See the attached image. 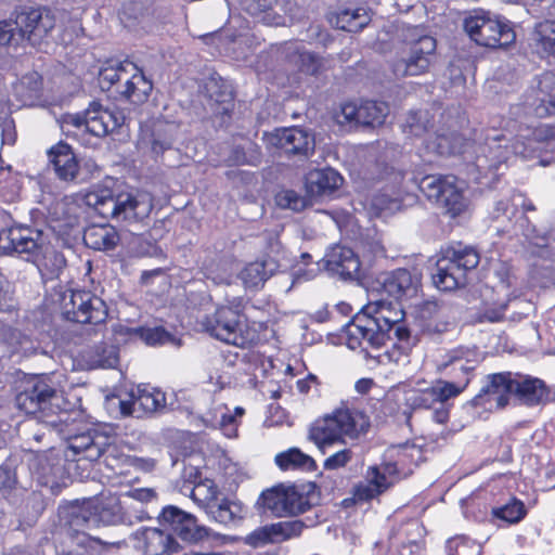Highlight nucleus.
I'll return each mask as SVG.
<instances>
[{
	"mask_svg": "<svg viewBox=\"0 0 555 555\" xmlns=\"http://www.w3.org/2000/svg\"><path fill=\"white\" fill-rule=\"evenodd\" d=\"M118 350L115 346L103 344L89 352L91 367L111 369L118 363Z\"/></svg>",
	"mask_w": 555,
	"mask_h": 555,
	"instance_id": "obj_43",
	"label": "nucleus"
},
{
	"mask_svg": "<svg viewBox=\"0 0 555 555\" xmlns=\"http://www.w3.org/2000/svg\"><path fill=\"white\" fill-rule=\"evenodd\" d=\"M127 333L131 337L139 338L143 340L145 344L154 346V345H164L168 343H173L175 338L170 333L165 331L163 327H137V328H127Z\"/></svg>",
	"mask_w": 555,
	"mask_h": 555,
	"instance_id": "obj_42",
	"label": "nucleus"
},
{
	"mask_svg": "<svg viewBox=\"0 0 555 555\" xmlns=\"http://www.w3.org/2000/svg\"><path fill=\"white\" fill-rule=\"evenodd\" d=\"M389 107L385 102L364 101L360 104L359 125L377 127L384 124Z\"/></svg>",
	"mask_w": 555,
	"mask_h": 555,
	"instance_id": "obj_39",
	"label": "nucleus"
},
{
	"mask_svg": "<svg viewBox=\"0 0 555 555\" xmlns=\"http://www.w3.org/2000/svg\"><path fill=\"white\" fill-rule=\"evenodd\" d=\"M534 138L537 141L545 143L546 150L555 152V126H541L535 129Z\"/></svg>",
	"mask_w": 555,
	"mask_h": 555,
	"instance_id": "obj_57",
	"label": "nucleus"
},
{
	"mask_svg": "<svg viewBox=\"0 0 555 555\" xmlns=\"http://www.w3.org/2000/svg\"><path fill=\"white\" fill-rule=\"evenodd\" d=\"M468 385L462 384L461 382H456L453 379L450 380H437V383L433 386L437 401L440 403L446 402L447 400L454 398L462 393Z\"/></svg>",
	"mask_w": 555,
	"mask_h": 555,
	"instance_id": "obj_49",
	"label": "nucleus"
},
{
	"mask_svg": "<svg viewBox=\"0 0 555 555\" xmlns=\"http://www.w3.org/2000/svg\"><path fill=\"white\" fill-rule=\"evenodd\" d=\"M397 473V465L393 463L370 466L365 473V480L372 483L379 493H383L393 485Z\"/></svg>",
	"mask_w": 555,
	"mask_h": 555,
	"instance_id": "obj_38",
	"label": "nucleus"
},
{
	"mask_svg": "<svg viewBox=\"0 0 555 555\" xmlns=\"http://www.w3.org/2000/svg\"><path fill=\"white\" fill-rule=\"evenodd\" d=\"M130 540L143 555H172L182 550L172 534L159 528H140L131 534Z\"/></svg>",
	"mask_w": 555,
	"mask_h": 555,
	"instance_id": "obj_20",
	"label": "nucleus"
},
{
	"mask_svg": "<svg viewBox=\"0 0 555 555\" xmlns=\"http://www.w3.org/2000/svg\"><path fill=\"white\" fill-rule=\"evenodd\" d=\"M448 555H480L481 545L465 537H456L447 543Z\"/></svg>",
	"mask_w": 555,
	"mask_h": 555,
	"instance_id": "obj_48",
	"label": "nucleus"
},
{
	"mask_svg": "<svg viewBox=\"0 0 555 555\" xmlns=\"http://www.w3.org/2000/svg\"><path fill=\"white\" fill-rule=\"evenodd\" d=\"M410 400L415 408L423 409H430L436 402H438L433 387L415 392Z\"/></svg>",
	"mask_w": 555,
	"mask_h": 555,
	"instance_id": "obj_55",
	"label": "nucleus"
},
{
	"mask_svg": "<svg viewBox=\"0 0 555 555\" xmlns=\"http://www.w3.org/2000/svg\"><path fill=\"white\" fill-rule=\"evenodd\" d=\"M495 516L509 522L515 524L520 521L526 515V508L522 502L513 500L503 507L494 512Z\"/></svg>",
	"mask_w": 555,
	"mask_h": 555,
	"instance_id": "obj_51",
	"label": "nucleus"
},
{
	"mask_svg": "<svg viewBox=\"0 0 555 555\" xmlns=\"http://www.w3.org/2000/svg\"><path fill=\"white\" fill-rule=\"evenodd\" d=\"M427 310H434L436 312V318L430 320L427 323V330L431 333L442 334L449 331L450 325L452 324L449 320L444 319V309L437 306L435 302H428L426 305Z\"/></svg>",
	"mask_w": 555,
	"mask_h": 555,
	"instance_id": "obj_53",
	"label": "nucleus"
},
{
	"mask_svg": "<svg viewBox=\"0 0 555 555\" xmlns=\"http://www.w3.org/2000/svg\"><path fill=\"white\" fill-rule=\"evenodd\" d=\"M512 395H514V373L489 374L487 384L473 399V403L490 411L501 410L508 404Z\"/></svg>",
	"mask_w": 555,
	"mask_h": 555,
	"instance_id": "obj_17",
	"label": "nucleus"
},
{
	"mask_svg": "<svg viewBox=\"0 0 555 555\" xmlns=\"http://www.w3.org/2000/svg\"><path fill=\"white\" fill-rule=\"evenodd\" d=\"M258 503L276 517L296 516L311 508L308 493L296 486L279 485L262 491Z\"/></svg>",
	"mask_w": 555,
	"mask_h": 555,
	"instance_id": "obj_12",
	"label": "nucleus"
},
{
	"mask_svg": "<svg viewBox=\"0 0 555 555\" xmlns=\"http://www.w3.org/2000/svg\"><path fill=\"white\" fill-rule=\"evenodd\" d=\"M308 526L300 519H291L259 527L245 538V543L251 547L267 544H279L299 538Z\"/></svg>",
	"mask_w": 555,
	"mask_h": 555,
	"instance_id": "obj_19",
	"label": "nucleus"
},
{
	"mask_svg": "<svg viewBox=\"0 0 555 555\" xmlns=\"http://www.w3.org/2000/svg\"><path fill=\"white\" fill-rule=\"evenodd\" d=\"M39 349V344L28 336H22L17 341L16 352L25 357L36 354Z\"/></svg>",
	"mask_w": 555,
	"mask_h": 555,
	"instance_id": "obj_59",
	"label": "nucleus"
},
{
	"mask_svg": "<svg viewBox=\"0 0 555 555\" xmlns=\"http://www.w3.org/2000/svg\"><path fill=\"white\" fill-rule=\"evenodd\" d=\"M403 311L391 302L384 300L371 301L365 305L347 324L348 346L356 349L363 343L379 348L391 339V326L401 322Z\"/></svg>",
	"mask_w": 555,
	"mask_h": 555,
	"instance_id": "obj_2",
	"label": "nucleus"
},
{
	"mask_svg": "<svg viewBox=\"0 0 555 555\" xmlns=\"http://www.w3.org/2000/svg\"><path fill=\"white\" fill-rule=\"evenodd\" d=\"M283 53L291 63L296 65L298 69L308 75H315L320 67L321 61L314 54L304 50L298 42H287L284 44Z\"/></svg>",
	"mask_w": 555,
	"mask_h": 555,
	"instance_id": "obj_34",
	"label": "nucleus"
},
{
	"mask_svg": "<svg viewBox=\"0 0 555 555\" xmlns=\"http://www.w3.org/2000/svg\"><path fill=\"white\" fill-rule=\"evenodd\" d=\"M198 324L205 333L228 345L245 348L254 340L238 306H219L201 318Z\"/></svg>",
	"mask_w": 555,
	"mask_h": 555,
	"instance_id": "obj_7",
	"label": "nucleus"
},
{
	"mask_svg": "<svg viewBox=\"0 0 555 555\" xmlns=\"http://www.w3.org/2000/svg\"><path fill=\"white\" fill-rule=\"evenodd\" d=\"M59 399L56 390L40 377L26 380L15 401L20 410L26 414L41 413L48 416L53 413L54 401Z\"/></svg>",
	"mask_w": 555,
	"mask_h": 555,
	"instance_id": "obj_15",
	"label": "nucleus"
},
{
	"mask_svg": "<svg viewBox=\"0 0 555 555\" xmlns=\"http://www.w3.org/2000/svg\"><path fill=\"white\" fill-rule=\"evenodd\" d=\"M276 0H240V4L247 13L254 16H260L266 24H273L274 17L271 10Z\"/></svg>",
	"mask_w": 555,
	"mask_h": 555,
	"instance_id": "obj_47",
	"label": "nucleus"
},
{
	"mask_svg": "<svg viewBox=\"0 0 555 555\" xmlns=\"http://www.w3.org/2000/svg\"><path fill=\"white\" fill-rule=\"evenodd\" d=\"M391 333L397 338V340L403 344L402 348L410 347V338L411 332L410 330L401 322H398L396 325L391 326Z\"/></svg>",
	"mask_w": 555,
	"mask_h": 555,
	"instance_id": "obj_61",
	"label": "nucleus"
},
{
	"mask_svg": "<svg viewBox=\"0 0 555 555\" xmlns=\"http://www.w3.org/2000/svg\"><path fill=\"white\" fill-rule=\"evenodd\" d=\"M49 160L55 175L63 181H73L79 171L78 162L70 146L60 142L49 150Z\"/></svg>",
	"mask_w": 555,
	"mask_h": 555,
	"instance_id": "obj_29",
	"label": "nucleus"
},
{
	"mask_svg": "<svg viewBox=\"0 0 555 555\" xmlns=\"http://www.w3.org/2000/svg\"><path fill=\"white\" fill-rule=\"evenodd\" d=\"M372 205L379 211L393 210L398 207V203L395 199L387 197L386 195H376L373 198Z\"/></svg>",
	"mask_w": 555,
	"mask_h": 555,
	"instance_id": "obj_62",
	"label": "nucleus"
},
{
	"mask_svg": "<svg viewBox=\"0 0 555 555\" xmlns=\"http://www.w3.org/2000/svg\"><path fill=\"white\" fill-rule=\"evenodd\" d=\"M126 117L118 108H103L99 102L90 103L83 114L68 115L65 122L75 127H85L95 137H103L125 124Z\"/></svg>",
	"mask_w": 555,
	"mask_h": 555,
	"instance_id": "obj_14",
	"label": "nucleus"
},
{
	"mask_svg": "<svg viewBox=\"0 0 555 555\" xmlns=\"http://www.w3.org/2000/svg\"><path fill=\"white\" fill-rule=\"evenodd\" d=\"M278 260L273 257H266L249 262L241 272L240 279L246 287H258L262 285L278 270Z\"/></svg>",
	"mask_w": 555,
	"mask_h": 555,
	"instance_id": "obj_32",
	"label": "nucleus"
},
{
	"mask_svg": "<svg viewBox=\"0 0 555 555\" xmlns=\"http://www.w3.org/2000/svg\"><path fill=\"white\" fill-rule=\"evenodd\" d=\"M371 426L370 417L358 409L340 406L323 418L315 421L309 429V439L323 452L346 439L357 440Z\"/></svg>",
	"mask_w": 555,
	"mask_h": 555,
	"instance_id": "obj_4",
	"label": "nucleus"
},
{
	"mask_svg": "<svg viewBox=\"0 0 555 555\" xmlns=\"http://www.w3.org/2000/svg\"><path fill=\"white\" fill-rule=\"evenodd\" d=\"M112 443L109 436L100 433L95 429H90L86 433L74 435L68 438L67 449L73 455H78L77 461L94 462L101 457Z\"/></svg>",
	"mask_w": 555,
	"mask_h": 555,
	"instance_id": "obj_24",
	"label": "nucleus"
},
{
	"mask_svg": "<svg viewBox=\"0 0 555 555\" xmlns=\"http://www.w3.org/2000/svg\"><path fill=\"white\" fill-rule=\"evenodd\" d=\"M29 85L30 86V94L29 98H33L38 93L40 90L41 82L39 80V76L37 73H34L29 76H26L22 79L20 86L17 87V92H20V89L24 88V86Z\"/></svg>",
	"mask_w": 555,
	"mask_h": 555,
	"instance_id": "obj_63",
	"label": "nucleus"
},
{
	"mask_svg": "<svg viewBox=\"0 0 555 555\" xmlns=\"http://www.w3.org/2000/svg\"><path fill=\"white\" fill-rule=\"evenodd\" d=\"M178 129L179 126L176 122L155 119L152 121L149 132L144 134L143 141L150 145L154 154L160 155L171 149Z\"/></svg>",
	"mask_w": 555,
	"mask_h": 555,
	"instance_id": "obj_28",
	"label": "nucleus"
},
{
	"mask_svg": "<svg viewBox=\"0 0 555 555\" xmlns=\"http://www.w3.org/2000/svg\"><path fill=\"white\" fill-rule=\"evenodd\" d=\"M217 425L224 431L228 437H232L236 431V420L232 413H221L220 420Z\"/></svg>",
	"mask_w": 555,
	"mask_h": 555,
	"instance_id": "obj_60",
	"label": "nucleus"
},
{
	"mask_svg": "<svg viewBox=\"0 0 555 555\" xmlns=\"http://www.w3.org/2000/svg\"><path fill=\"white\" fill-rule=\"evenodd\" d=\"M274 462L282 470L307 469L311 470L315 466L314 460L297 448H291L275 455Z\"/></svg>",
	"mask_w": 555,
	"mask_h": 555,
	"instance_id": "obj_37",
	"label": "nucleus"
},
{
	"mask_svg": "<svg viewBox=\"0 0 555 555\" xmlns=\"http://www.w3.org/2000/svg\"><path fill=\"white\" fill-rule=\"evenodd\" d=\"M120 413L138 418L162 412L166 408L165 393L149 385H140L130 393V400H120Z\"/></svg>",
	"mask_w": 555,
	"mask_h": 555,
	"instance_id": "obj_18",
	"label": "nucleus"
},
{
	"mask_svg": "<svg viewBox=\"0 0 555 555\" xmlns=\"http://www.w3.org/2000/svg\"><path fill=\"white\" fill-rule=\"evenodd\" d=\"M33 477L37 482L49 488L52 494H57L67 486L68 477L62 459L54 455H37L29 464Z\"/></svg>",
	"mask_w": 555,
	"mask_h": 555,
	"instance_id": "obj_22",
	"label": "nucleus"
},
{
	"mask_svg": "<svg viewBox=\"0 0 555 555\" xmlns=\"http://www.w3.org/2000/svg\"><path fill=\"white\" fill-rule=\"evenodd\" d=\"M353 457V452L349 448L338 450L327 456L323 462V467L326 470H337L346 467Z\"/></svg>",
	"mask_w": 555,
	"mask_h": 555,
	"instance_id": "obj_52",
	"label": "nucleus"
},
{
	"mask_svg": "<svg viewBox=\"0 0 555 555\" xmlns=\"http://www.w3.org/2000/svg\"><path fill=\"white\" fill-rule=\"evenodd\" d=\"M153 89L152 82L144 76L143 72L134 64V69L127 76L124 88L119 93L132 103H143L147 100Z\"/></svg>",
	"mask_w": 555,
	"mask_h": 555,
	"instance_id": "obj_33",
	"label": "nucleus"
},
{
	"mask_svg": "<svg viewBox=\"0 0 555 555\" xmlns=\"http://www.w3.org/2000/svg\"><path fill=\"white\" fill-rule=\"evenodd\" d=\"M327 20L337 29L357 33L369 25L371 15L364 8H346L330 13Z\"/></svg>",
	"mask_w": 555,
	"mask_h": 555,
	"instance_id": "obj_31",
	"label": "nucleus"
},
{
	"mask_svg": "<svg viewBox=\"0 0 555 555\" xmlns=\"http://www.w3.org/2000/svg\"><path fill=\"white\" fill-rule=\"evenodd\" d=\"M428 127L429 114L424 111L410 112L402 124L403 132L414 137H422L427 133Z\"/></svg>",
	"mask_w": 555,
	"mask_h": 555,
	"instance_id": "obj_45",
	"label": "nucleus"
},
{
	"mask_svg": "<svg viewBox=\"0 0 555 555\" xmlns=\"http://www.w3.org/2000/svg\"><path fill=\"white\" fill-rule=\"evenodd\" d=\"M533 112L539 117L555 115V98H550L546 103L537 105Z\"/></svg>",
	"mask_w": 555,
	"mask_h": 555,
	"instance_id": "obj_64",
	"label": "nucleus"
},
{
	"mask_svg": "<svg viewBox=\"0 0 555 555\" xmlns=\"http://www.w3.org/2000/svg\"><path fill=\"white\" fill-rule=\"evenodd\" d=\"M86 245L95 250H109L116 247L119 235L112 225H93L85 231Z\"/></svg>",
	"mask_w": 555,
	"mask_h": 555,
	"instance_id": "obj_35",
	"label": "nucleus"
},
{
	"mask_svg": "<svg viewBox=\"0 0 555 555\" xmlns=\"http://www.w3.org/2000/svg\"><path fill=\"white\" fill-rule=\"evenodd\" d=\"M465 33L477 44L502 48L513 43L516 35L512 27L488 12L475 11L463 20Z\"/></svg>",
	"mask_w": 555,
	"mask_h": 555,
	"instance_id": "obj_9",
	"label": "nucleus"
},
{
	"mask_svg": "<svg viewBox=\"0 0 555 555\" xmlns=\"http://www.w3.org/2000/svg\"><path fill=\"white\" fill-rule=\"evenodd\" d=\"M514 396L521 404L534 406L545 404L550 391L542 379L514 373Z\"/></svg>",
	"mask_w": 555,
	"mask_h": 555,
	"instance_id": "obj_25",
	"label": "nucleus"
},
{
	"mask_svg": "<svg viewBox=\"0 0 555 555\" xmlns=\"http://www.w3.org/2000/svg\"><path fill=\"white\" fill-rule=\"evenodd\" d=\"M479 263V254L472 247L451 248L436 262L433 282L441 291H453L466 283V273Z\"/></svg>",
	"mask_w": 555,
	"mask_h": 555,
	"instance_id": "obj_8",
	"label": "nucleus"
},
{
	"mask_svg": "<svg viewBox=\"0 0 555 555\" xmlns=\"http://www.w3.org/2000/svg\"><path fill=\"white\" fill-rule=\"evenodd\" d=\"M54 16L41 8H23L14 20L0 22V44L18 46L24 40L39 44L54 28Z\"/></svg>",
	"mask_w": 555,
	"mask_h": 555,
	"instance_id": "obj_6",
	"label": "nucleus"
},
{
	"mask_svg": "<svg viewBox=\"0 0 555 555\" xmlns=\"http://www.w3.org/2000/svg\"><path fill=\"white\" fill-rule=\"evenodd\" d=\"M339 124H354L359 125L360 119V104L347 102L341 104L340 112L336 116Z\"/></svg>",
	"mask_w": 555,
	"mask_h": 555,
	"instance_id": "obj_54",
	"label": "nucleus"
},
{
	"mask_svg": "<svg viewBox=\"0 0 555 555\" xmlns=\"http://www.w3.org/2000/svg\"><path fill=\"white\" fill-rule=\"evenodd\" d=\"M0 250L3 254H18L35 263L46 281L57 279L66 266L63 254L46 244L40 231L25 227L1 231Z\"/></svg>",
	"mask_w": 555,
	"mask_h": 555,
	"instance_id": "obj_1",
	"label": "nucleus"
},
{
	"mask_svg": "<svg viewBox=\"0 0 555 555\" xmlns=\"http://www.w3.org/2000/svg\"><path fill=\"white\" fill-rule=\"evenodd\" d=\"M323 261L327 271L344 279L352 278L360 269L358 256L351 248L341 245L330 248Z\"/></svg>",
	"mask_w": 555,
	"mask_h": 555,
	"instance_id": "obj_26",
	"label": "nucleus"
},
{
	"mask_svg": "<svg viewBox=\"0 0 555 555\" xmlns=\"http://www.w3.org/2000/svg\"><path fill=\"white\" fill-rule=\"evenodd\" d=\"M134 69V63L130 61H124L116 65H111L103 68L100 72V83L104 89H109L112 86L120 82H125V79Z\"/></svg>",
	"mask_w": 555,
	"mask_h": 555,
	"instance_id": "obj_40",
	"label": "nucleus"
},
{
	"mask_svg": "<svg viewBox=\"0 0 555 555\" xmlns=\"http://www.w3.org/2000/svg\"><path fill=\"white\" fill-rule=\"evenodd\" d=\"M481 360L478 348L459 346L441 353L436 369L450 379L468 385Z\"/></svg>",
	"mask_w": 555,
	"mask_h": 555,
	"instance_id": "obj_13",
	"label": "nucleus"
},
{
	"mask_svg": "<svg viewBox=\"0 0 555 555\" xmlns=\"http://www.w3.org/2000/svg\"><path fill=\"white\" fill-rule=\"evenodd\" d=\"M404 47L391 69L396 77H416L429 73L436 62L437 41L417 26L404 30Z\"/></svg>",
	"mask_w": 555,
	"mask_h": 555,
	"instance_id": "obj_5",
	"label": "nucleus"
},
{
	"mask_svg": "<svg viewBox=\"0 0 555 555\" xmlns=\"http://www.w3.org/2000/svg\"><path fill=\"white\" fill-rule=\"evenodd\" d=\"M162 526L169 527L182 541L197 544L209 537V529L197 524L195 516L168 505L158 516Z\"/></svg>",
	"mask_w": 555,
	"mask_h": 555,
	"instance_id": "obj_16",
	"label": "nucleus"
},
{
	"mask_svg": "<svg viewBox=\"0 0 555 555\" xmlns=\"http://www.w3.org/2000/svg\"><path fill=\"white\" fill-rule=\"evenodd\" d=\"M268 143L288 155L309 156L314 151V138L298 127L276 129L268 135Z\"/></svg>",
	"mask_w": 555,
	"mask_h": 555,
	"instance_id": "obj_23",
	"label": "nucleus"
},
{
	"mask_svg": "<svg viewBox=\"0 0 555 555\" xmlns=\"http://www.w3.org/2000/svg\"><path fill=\"white\" fill-rule=\"evenodd\" d=\"M275 203L283 209L300 211L307 206V201L293 190H282L275 195Z\"/></svg>",
	"mask_w": 555,
	"mask_h": 555,
	"instance_id": "obj_50",
	"label": "nucleus"
},
{
	"mask_svg": "<svg viewBox=\"0 0 555 555\" xmlns=\"http://www.w3.org/2000/svg\"><path fill=\"white\" fill-rule=\"evenodd\" d=\"M194 501H198L207 514L222 525L233 524L241 518V506L228 500L221 502L217 499V489L206 483L197 485L192 492Z\"/></svg>",
	"mask_w": 555,
	"mask_h": 555,
	"instance_id": "obj_21",
	"label": "nucleus"
},
{
	"mask_svg": "<svg viewBox=\"0 0 555 555\" xmlns=\"http://www.w3.org/2000/svg\"><path fill=\"white\" fill-rule=\"evenodd\" d=\"M343 183L341 176L332 168L311 170L306 177V189L311 196H326Z\"/></svg>",
	"mask_w": 555,
	"mask_h": 555,
	"instance_id": "obj_30",
	"label": "nucleus"
},
{
	"mask_svg": "<svg viewBox=\"0 0 555 555\" xmlns=\"http://www.w3.org/2000/svg\"><path fill=\"white\" fill-rule=\"evenodd\" d=\"M62 312L66 320L101 325L107 318L105 302L86 291H69L63 295Z\"/></svg>",
	"mask_w": 555,
	"mask_h": 555,
	"instance_id": "obj_11",
	"label": "nucleus"
},
{
	"mask_svg": "<svg viewBox=\"0 0 555 555\" xmlns=\"http://www.w3.org/2000/svg\"><path fill=\"white\" fill-rule=\"evenodd\" d=\"M535 96L532 101L527 100V104L534 109L539 104L546 103L552 98L551 92L555 89V74L552 72H544L535 78Z\"/></svg>",
	"mask_w": 555,
	"mask_h": 555,
	"instance_id": "obj_44",
	"label": "nucleus"
},
{
	"mask_svg": "<svg viewBox=\"0 0 555 555\" xmlns=\"http://www.w3.org/2000/svg\"><path fill=\"white\" fill-rule=\"evenodd\" d=\"M508 150L500 144L489 145L488 154L479 155L476 158V166L482 171H496L506 162Z\"/></svg>",
	"mask_w": 555,
	"mask_h": 555,
	"instance_id": "obj_41",
	"label": "nucleus"
},
{
	"mask_svg": "<svg viewBox=\"0 0 555 555\" xmlns=\"http://www.w3.org/2000/svg\"><path fill=\"white\" fill-rule=\"evenodd\" d=\"M85 203L104 219H114L127 225L141 224L151 215L154 202L146 192H119L95 188L85 195Z\"/></svg>",
	"mask_w": 555,
	"mask_h": 555,
	"instance_id": "obj_3",
	"label": "nucleus"
},
{
	"mask_svg": "<svg viewBox=\"0 0 555 555\" xmlns=\"http://www.w3.org/2000/svg\"><path fill=\"white\" fill-rule=\"evenodd\" d=\"M537 47L545 55L555 54V21H545L537 28Z\"/></svg>",
	"mask_w": 555,
	"mask_h": 555,
	"instance_id": "obj_46",
	"label": "nucleus"
},
{
	"mask_svg": "<svg viewBox=\"0 0 555 555\" xmlns=\"http://www.w3.org/2000/svg\"><path fill=\"white\" fill-rule=\"evenodd\" d=\"M17 483L16 472L9 465L0 466V492L7 493L15 488Z\"/></svg>",
	"mask_w": 555,
	"mask_h": 555,
	"instance_id": "obj_56",
	"label": "nucleus"
},
{
	"mask_svg": "<svg viewBox=\"0 0 555 555\" xmlns=\"http://www.w3.org/2000/svg\"><path fill=\"white\" fill-rule=\"evenodd\" d=\"M463 139L455 132H437L425 140L424 146L429 153L449 156L460 153Z\"/></svg>",
	"mask_w": 555,
	"mask_h": 555,
	"instance_id": "obj_36",
	"label": "nucleus"
},
{
	"mask_svg": "<svg viewBox=\"0 0 555 555\" xmlns=\"http://www.w3.org/2000/svg\"><path fill=\"white\" fill-rule=\"evenodd\" d=\"M378 490L369 481L360 482L354 487L353 495L358 501H369L379 495Z\"/></svg>",
	"mask_w": 555,
	"mask_h": 555,
	"instance_id": "obj_58",
	"label": "nucleus"
},
{
	"mask_svg": "<svg viewBox=\"0 0 555 555\" xmlns=\"http://www.w3.org/2000/svg\"><path fill=\"white\" fill-rule=\"evenodd\" d=\"M421 285V276L406 269H397L383 282L385 292L396 298H410L416 295Z\"/></svg>",
	"mask_w": 555,
	"mask_h": 555,
	"instance_id": "obj_27",
	"label": "nucleus"
},
{
	"mask_svg": "<svg viewBox=\"0 0 555 555\" xmlns=\"http://www.w3.org/2000/svg\"><path fill=\"white\" fill-rule=\"evenodd\" d=\"M420 189L428 199L434 201L453 218L467 207V199L464 196L465 182L455 176H426L421 180Z\"/></svg>",
	"mask_w": 555,
	"mask_h": 555,
	"instance_id": "obj_10",
	"label": "nucleus"
}]
</instances>
